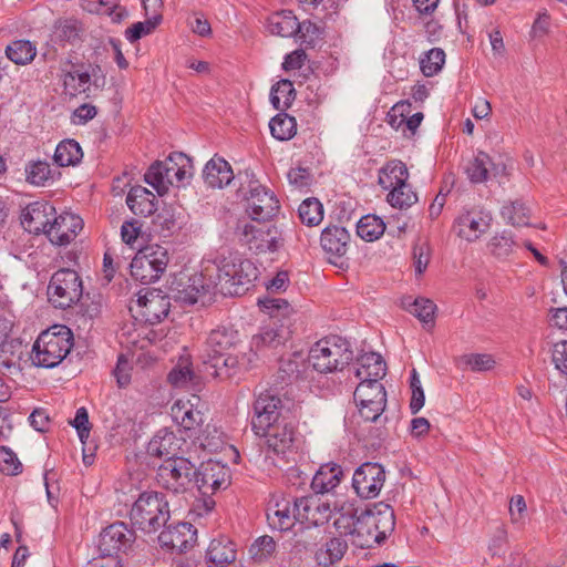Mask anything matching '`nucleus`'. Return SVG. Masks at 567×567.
Listing matches in <instances>:
<instances>
[{
    "instance_id": "nucleus-53",
    "label": "nucleus",
    "mask_w": 567,
    "mask_h": 567,
    "mask_svg": "<svg viewBox=\"0 0 567 567\" xmlns=\"http://www.w3.org/2000/svg\"><path fill=\"white\" fill-rule=\"evenodd\" d=\"M276 550V543L272 537L265 535L257 538L249 548L251 558L257 563L268 560Z\"/></svg>"
},
{
    "instance_id": "nucleus-59",
    "label": "nucleus",
    "mask_w": 567,
    "mask_h": 567,
    "mask_svg": "<svg viewBox=\"0 0 567 567\" xmlns=\"http://www.w3.org/2000/svg\"><path fill=\"white\" fill-rule=\"evenodd\" d=\"M360 513L352 505L342 506L339 516L334 519L337 529L352 536V529L355 528L357 517Z\"/></svg>"
},
{
    "instance_id": "nucleus-57",
    "label": "nucleus",
    "mask_w": 567,
    "mask_h": 567,
    "mask_svg": "<svg viewBox=\"0 0 567 567\" xmlns=\"http://www.w3.org/2000/svg\"><path fill=\"white\" fill-rule=\"evenodd\" d=\"M435 309V303L430 299L417 298L412 303L410 312L423 323L433 326Z\"/></svg>"
},
{
    "instance_id": "nucleus-27",
    "label": "nucleus",
    "mask_w": 567,
    "mask_h": 567,
    "mask_svg": "<svg viewBox=\"0 0 567 567\" xmlns=\"http://www.w3.org/2000/svg\"><path fill=\"white\" fill-rule=\"evenodd\" d=\"M203 177L209 187L223 188L234 179V173L227 161L223 157L214 156L206 163L203 169Z\"/></svg>"
},
{
    "instance_id": "nucleus-43",
    "label": "nucleus",
    "mask_w": 567,
    "mask_h": 567,
    "mask_svg": "<svg viewBox=\"0 0 567 567\" xmlns=\"http://www.w3.org/2000/svg\"><path fill=\"white\" fill-rule=\"evenodd\" d=\"M27 182L34 186H45L54 181L55 171L45 161L30 162L25 166Z\"/></svg>"
},
{
    "instance_id": "nucleus-13",
    "label": "nucleus",
    "mask_w": 567,
    "mask_h": 567,
    "mask_svg": "<svg viewBox=\"0 0 567 567\" xmlns=\"http://www.w3.org/2000/svg\"><path fill=\"white\" fill-rule=\"evenodd\" d=\"M169 298L156 289H143L138 292L135 307H131L145 322L155 324L168 315Z\"/></svg>"
},
{
    "instance_id": "nucleus-5",
    "label": "nucleus",
    "mask_w": 567,
    "mask_h": 567,
    "mask_svg": "<svg viewBox=\"0 0 567 567\" xmlns=\"http://www.w3.org/2000/svg\"><path fill=\"white\" fill-rule=\"evenodd\" d=\"M352 358L348 341L338 336H330L310 348L307 361L315 371L327 374L342 370Z\"/></svg>"
},
{
    "instance_id": "nucleus-15",
    "label": "nucleus",
    "mask_w": 567,
    "mask_h": 567,
    "mask_svg": "<svg viewBox=\"0 0 567 567\" xmlns=\"http://www.w3.org/2000/svg\"><path fill=\"white\" fill-rule=\"evenodd\" d=\"M384 481V468L379 463L367 462L355 470L352 486L360 497L372 498L380 493Z\"/></svg>"
},
{
    "instance_id": "nucleus-31",
    "label": "nucleus",
    "mask_w": 567,
    "mask_h": 567,
    "mask_svg": "<svg viewBox=\"0 0 567 567\" xmlns=\"http://www.w3.org/2000/svg\"><path fill=\"white\" fill-rule=\"evenodd\" d=\"M343 472L341 466L334 463L322 465L315 474L311 488L316 494H324L333 491L341 481Z\"/></svg>"
},
{
    "instance_id": "nucleus-9",
    "label": "nucleus",
    "mask_w": 567,
    "mask_h": 567,
    "mask_svg": "<svg viewBox=\"0 0 567 567\" xmlns=\"http://www.w3.org/2000/svg\"><path fill=\"white\" fill-rule=\"evenodd\" d=\"M48 295L56 308L66 309L78 302L82 296V281L76 271L63 268L54 272L48 286Z\"/></svg>"
},
{
    "instance_id": "nucleus-50",
    "label": "nucleus",
    "mask_w": 567,
    "mask_h": 567,
    "mask_svg": "<svg viewBox=\"0 0 567 567\" xmlns=\"http://www.w3.org/2000/svg\"><path fill=\"white\" fill-rule=\"evenodd\" d=\"M298 214L302 224L317 226L323 218V206L317 198H307L300 204Z\"/></svg>"
},
{
    "instance_id": "nucleus-16",
    "label": "nucleus",
    "mask_w": 567,
    "mask_h": 567,
    "mask_svg": "<svg viewBox=\"0 0 567 567\" xmlns=\"http://www.w3.org/2000/svg\"><path fill=\"white\" fill-rule=\"evenodd\" d=\"M281 399L271 391L260 392L254 403L252 430H264L270 424L285 420L281 416Z\"/></svg>"
},
{
    "instance_id": "nucleus-2",
    "label": "nucleus",
    "mask_w": 567,
    "mask_h": 567,
    "mask_svg": "<svg viewBox=\"0 0 567 567\" xmlns=\"http://www.w3.org/2000/svg\"><path fill=\"white\" fill-rule=\"evenodd\" d=\"M209 266L217 291L223 296L243 295L259 275L258 268L248 259L223 257Z\"/></svg>"
},
{
    "instance_id": "nucleus-64",
    "label": "nucleus",
    "mask_w": 567,
    "mask_h": 567,
    "mask_svg": "<svg viewBox=\"0 0 567 567\" xmlns=\"http://www.w3.org/2000/svg\"><path fill=\"white\" fill-rule=\"evenodd\" d=\"M551 358L555 368L567 375V340L557 342L554 346Z\"/></svg>"
},
{
    "instance_id": "nucleus-54",
    "label": "nucleus",
    "mask_w": 567,
    "mask_h": 567,
    "mask_svg": "<svg viewBox=\"0 0 567 567\" xmlns=\"http://www.w3.org/2000/svg\"><path fill=\"white\" fill-rule=\"evenodd\" d=\"M445 53L440 48L431 49L423 59H421V71L425 76H433L443 66Z\"/></svg>"
},
{
    "instance_id": "nucleus-25",
    "label": "nucleus",
    "mask_w": 567,
    "mask_h": 567,
    "mask_svg": "<svg viewBox=\"0 0 567 567\" xmlns=\"http://www.w3.org/2000/svg\"><path fill=\"white\" fill-rule=\"evenodd\" d=\"M465 173L472 183L478 184L486 182L489 175H506V166L503 163H494L487 153L480 151L468 162Z\"/></svg>"
},
{
    "instance_id": "nucleus-49",
    "label": "nucleus",
    "mask_w": 567,
    "mask_h": 567,
    "mask_svg": "<svg viewBox=\"0 0 567 567\" xmlns=\"http://www.w3.org/2000/svg\"><path fill=\"white\" fill-rule=\"evenodd\" d=\"M271 135L279 141H287L296 134V120L288 114H277L269 123Z\"/></svg>"
},
{
    "instance_id": "nucleus-28",
    "label": "nucleus",
    "mask_w": 567,
    "mask_h": 567,
    "mask_svg": "<svg viewBox=\"0 0 567 567\" xmlns=\"http://www.w3.org/2000/svg\"><path fill=\"white\" fill-rule=\"evenodd\" d=\"M359 367L355 369V377L363 381H371L373 379L377 382L385 375L386 364L382 357L375 352H370L361 355L358 359Z\"/></svg>"
},
{
    "instance_id": "nucleus-55",
    "label": "nucleus",
    "mask_w": 567,
    "mask_h": 567,
    "mask_svg": "<svg viewBox=\"0 0 567 567\" xmlns=\"http://www.w3.org/2000/svg\"><path fill=\"white\" fill-rule=\"evenodd\" d=\"M142 252L147 257L150 267L157 271V275L161 277L166 270L169 260L167 250L161 246H147L142 249Z\"/></svg>"
},
{
    "instance_id": "nucleus-17",
    "label": "nucleus",
    "mask_w": 567,
    "mask_h": 567,
    "mask_svg": "<svg viewBox=\"0 0 567 567\" xmlns=\"http://www.w3.org/2000/svg\"><path fill=\"white\" fill-rule=\"evenodd\" d=\"M83 228V220L80 216L64 212L54 215L47 230V237L56 246H66L75 239Z\"/></svg>"
},
{
    "instance_id": "nucleus-46",
    "label": "nucleus",
    "mask_w": 567,
    "mask_h": 567,
    "mask_svg": "<svg viewBox=\"0 0 567 567\" xmlns=\"http://www.w3.org/2000/svg\"><path fill=\"white\" fill-rule=\"evenodd\" d=\"M130 267L132 277L141 284L147 285L159 278L157 271H154L153 268L150 267V261L147 257L143 255L142 250L132 259Z\"/></svg>"
},
{
    "instance_id": "nucleus-35",
    "label": "nucleus",
    "mask_w": 567,
    "mask_h": 567,
    "mask_svg": "<svg viewBox=\"0 0 567 567\" xmlns=\"http://www.w3.org/2000/svg\"><path fill=\"white\" fill-rule=\"evenodd\" d=\"M270 33L279 37H295L298 34L299 21L289 10H282L271 14L268 19Z\"/></svg>"
},
{
    "instance_id": "nucleus-1",
    "label": "nucleus",
    "mask_w": 567,
    "mask_h": 567,
    "mask_svg": "<svg viewBox=\"0 0 567 567\" xmlns=\"http://www.w3.org/2000/svg\"><path fill=\"white\" fill-rule=\"evenodd\" d=\"M395 516L393 508L383 502L361 511L352 529V543L360 548H372L382 544L393 532Z\"/></svg>"
},
{
    "instance_id": "nucleus-30",
    "label": "nucleus",
    "mask_w": 567,
    "mask_h": 567,
    "mask_svg": "<svg viewBox=\"0 0 567 567\" xmlns=\"http://www.w3.org/2000/svg\"><path fill=\"white\" fill-rule=\"evenodd\" d=\"M126 204L133 214L151 216L156 210L155 195L143 186H134L126 196Z\"/></svg>"
},
{
    "instance_id": "nucleus-62",
    "label": "nucleus",
    "mask_w": 567,
    "mask_h": 567,
    "mask_svg": "<svg viewBox=\"0 0 567 567\" xmlns=\"http://www.w3.org/2000/svg\"><path fill=\"white\" fill-rule=\"evenodd\" d=\"M513 239L505 233H503L499 236L493 237L489 243L492 254L498 258L508 256L513 250Z\"/></svg>"
},
{
    "instance_id": "nucleus-45",
    "label": "nucleus",
    "mask_w": 567,
    "mask_h": 567,
    "mask_svg": "<svg viewBox=\"0 0 567 567\" xmlns=\"http://www.w3.org/2000/svg\"><path fill=\"white\" fill-rule=\"evenodd\" d=\"M385 230L384 221L375 215H367L360 218L357 224V234L365 241L379 239Z\"/></svg>"
},
{
    "instance_id": "nucleus-26",
    "label": "nucleus",
    "mask_w": 567,
    "mask_h": 567,
    "mask_svg": "<svg viewBox=\"0 0 567 567\" xmlns=\"http://www.w3.org/2000/svg\"><path fill=\"white\" fill-rule=\"evenodd\" d=\"M236 556V546L228 537L215 538L206 551L207 567H229L235 563Z\"/></svg>"
},
{
    "instance_id": "nucleus-14",
    "label": "nucleus",
    "mask_w": 567,
    "mask_h": 567,
    "mask_svg": "<svg viewBox=\"0 0 567 567\" xmlns=\"http://www.w3.org/2000/svg\"><path fill=\"white\" fill-rule=\"evenodd\" d=\"M491 221V213L483 208L465 209L456 217L454 230L460 238L472 243L489 229Z\"/></svg>"
},
{
    "instance_id": "nucleus-36",
    "label": "nucleus",
    "mask_w": 567,
    "mask_h": 567,
    "mask_svg": "<svg viewBox=\"0 0 567 567\" xmlns=\"http://www.w3.org/2000/svg\"><path fill=\"white\" fill-rule=\"evenodd\" d=\"M290 331L288 328L280 326L278 327L276 322L272 324L266 326L261 329V331L254 337V344L258 350L265 348H278L284 344L289 338Z\"/></svg>"
},
{
    "instance_id": "nucleus-41",
    "label": "nucleus",
    "mask_w": 567,
    "mask_h": 567,
    "mask_svg": "<svg viewBox=\"0 0 567 567\" xmlns=\"http://www.w3.org/2000/svg\"><path fill=\"white\" fill-rule=\"evenodd\" d=\"M6 55L13 63L25 65L35 58L37 48L28 40H17L6 48Z\"/></svg>"
},
{
    "instance_id": "nucleus-12",
    "label": "nucleus",
    "mask_w": 567,
    "mask_h": 567,
    "mask_svg": "<svg viewBox=\"0 0 567 567\" xmlns=\"http://www.w3.org/2000/svg\"><path fill=\"white\" fill-rule=\"evenodd\" d=\"M246 210L252 220L266 221L279 209V202L258 181H250L246 196Z\"/></svg>"
},
{
    "instance_id": "nucleus-39",
    "label": "nucleus",
    "mask_w": 567,
    "mask_h": 567,
    "mask_svg": "<svg viewBox=\"0 0 567 567\" xmlns=\"http://www.w3.org/2000/svg\"><path fill=\"white\" fill-rule=\"evenodd\" d=\"M267 516L270 523L281 530L290 529L295 520H298L295 514V505L291 508L290 501L287 499L277 502Z\"/></svg>"
},
{
    "instance_id": "nucleus-34",
    "label": "nucleus",
    "mask_w": 567,
    "mask_h": 567,
    "mask_svg": "<svg viewBox=\"0 0 567 567\" xmlns=\"http://www.w3.org/2000/svg\"><path fill=\"white\" fill-rule=\"evenodd\" d=\"M239 341L238 332L231 328L218 327L214 329L207 339L208 350L213 354L229 353Z\"/></svg>"
},
{
    "instance_id": "nucleus-48",
    "label": "nucleus",
    "mask_w": 567,
    "mask_h": 567,
    "mask_svg": "<svg viewBox=\"0 0 567 567\" xmlns=\"http://www.w3.org/2000/svg\"><path fill=\"white\" fill-rule=\"evenodd\" d=\"M386 200L394 208L406 209L417 202V196L412 190L411 185L405 182L391 189Z\"/></svg>"
},
{
    "instance_id": "nucleus-44",
    "label": "nucleus",
    "mask_w": 567,
    "mask_h": 567,
    "mask_svg": "<svg viewBox=\"0 0 567 567\" xmlns=\"http://www.w3.org/2000/svg\"><path fill=\"white\" fill-rule=\"evenodd\" d=\"M20 347L21 343L10 338L7 327L0 326V368L9 369L14 365Z\"/></svg>"
},
{
    "instance_id": "nucleus-63",
    "label": "nucleus",
    "mask_w": 567,
    "mask_h": 567,
    "mask_svg": "<svg viewBox=\"0 0 567 567\" xmlns=\"http://www.w3.org/2000/svg\"><path fill=\"white\" fill-rule=\"evenodd\" d=\"M320 30L317 24L312 23L309 20H305L299 22L298 34L295 38L299 39L301 42L307 44H315L316 40L319 38Z\"/></svg>"
},
{
    "instance_id": "nucleus-8",
    "label": "nucleus",
    "mask_w": 567,
    "mask_h": 567,
    "mask_svg": "<svg viewBox=\"0 0 567 567\" xmlns=\"http://www.w3.org/2000/svg\"><path fill=\"white\" fill-rule=\"evenodd\" d=\"M173 291L176 301L188 306L197 302L205 305L212 300V296L219 293L209 265L203 272L188 277L186 282L179 281Z\"/></svg>"
},
{
    "instance_id": "nucleus-10",
    "label": "nucleus",
    "mask_w": 567,
    "mask_h": 567,
    "mask_svg": "<svg viewBox=\"0 0 567 567\" xmlns=\"http://www.w3.org/2000/svg\"><path fill=\"white\" fill-rule=\"evenodd\" d=\"M229 478V468L220 462L208 460L207 462H203L200 466L196 468L194 486H196L202 496H204V506L206 507V511H210L215 505L210 495L215 494L218 489L228 486Z\"/></svg>"
},
{
    "instance_id": "nucleus-61",
    "label": "nucleus",
    "mask_w": 567,
    "mask_h": 567,
    "mask_svg": "<svg viewBox=\"0 0 567 567\" xmlns=\"http://www.w3.org/2000/svg\"><path fill=\"white\" fill-rule=\"evenodd\" d=\"M259 303L269 312L271 318H279L280 316L286 317L292 311L287 300L280 298L260 300Z\"/></svg>"
},
{
    "instance_id": "nucleus-47",
    "label": "nucleus",
    "mask_w": 567,
    "mask_h": 567,
    "mask_svg": "<svg viewBox=\"0 0 567 567\" xmlns=\"http://www.w3.org/2000/svg\"><path fill=\"white\" fill-rule=\"evenodd\" d=\"M295 89L289 80H281L271 89L270 101L276 110L288 109L295 100Z\"/></svg>"
},
{
    "instance_id": "nucleus-42",
    "label": "nucleus",
    "mask_w": 567,
    "mask_h": 567,
    "mask_svg": "<svg viewBox=\"0 0 567 567\" xmlns=\"http://www.w3.org/2000/svg\"><path fill=\"white\" fill-rule=\"evenodd\" d=\"M456 364L463 370L473 372H486L494 369L496 361L488 353H470L463 354L456 359Z\"/></svg>"
},
{
    "instance_id": "nucleus-3",
    "label": "nucleus",
    "mask_w": 567,
    "mask_h": 567,
    "mask_svg": "<svg viewBox=\"0 0 567 567\" xmlns=\"http://www.w3.org/2000/svg\"><path fill=\"white\" fill-rule=\"evenodd\" d=\"M73 347V333L63 324H55L40 333L31 352L34 365L51 369L59 365Z\"/></svg>"
},
{
    "instance_id": "nucleus-40",
    "label": "nucleus",
    "mask_w": 567,
    "mask_h": 567,
    "mask_svg": "<svg viewBox=\"0 0 567 567\" xmlns=\"http://www.w3.org/2000/svg\"><path fill=\"white\" fill-rule=\"evenodd\" d=\"M173 420L184 430H192L195 425L202 422V414L199 411L193 409L189 402L177 401L171 409Z\"/></svg>"
},
{
    "instance_id": "nucleus-60",
    "label": "nucleus",
    "mask_w": 567,
    "mask_h": 567,
    "mask_svg": "<svg viewBox=\"0 0 567 567\" xmlns=\"http://www.w3.org/2000/svg\"><path fill=\"white\" fill-rule=\"evenodd\" d=\"M22 464L17 455L8 447H0V471L8 475H17L21 472Z\"/></svg>"
},
{
    "instance_id": "nucleus-56",
    "label": "nucleus",
    "mask_w": 567,
    "mask_h": 567,
    "mask_svg": "<svg viewBox=\"0 0 567 567\" xmlns=\"http://www.w3.org/2000/svg\"><path fill=\"white\" fill-rule=\"evenodd\" d=\"M162 20V16H148L145 21L136 22L132 24L125 31L126 39L130 42H135L144 35L150 34Z\"/></svg>"
},
{
    "instance_id": "nucleus-37",
    "label": "nucleus",
    "mask_w": 567,
    "mask_h": 567,
    "mask_svg": "<svg viewBox=\"0 0 567 567\" xmlns=\"http://www.w3.org/2000/svg\"><path fill=\"white\" fill-rule=\"evenodd\" d=\"M348 544L342 538H331L316 553L318 565L328 567L341 560L347 553Z\"/></svg>"
},
{
    "instance_id": "nucleus-11",
    "label": "nucleus",
    "mask_w": 567,
    "mask_h": 567,
    "mask_svg": "<svg viewBox=\"0 0 567 567\" xmlns=\"http://www.w3.org/2000/svg\"><path fill=\"white\" fill-rule=\"evenodd\" d=\"M354 402L364 421L375 422L386 406V392L375 379L360 382L353 393Z\"/></svg>"
},
{
    "instance_id": "nucleus-18",
    "label": "nucleus",
    "mask_w": 567,
    "mask_h": 567,
    "mask_svg": "<svg viewBox=\"0 0 567 567\" xmlns=\"http://www.w3.org/2000/svg\"><path fill=\"white\" fill-rule=\"evenodd\" d=\"M134 540V533L122 522L104 528L100 534L99 550L103 556H116L126 551Z\"/></svg>"
},
{
    "instance_id": "nucleus-33",
    "label": "nucleus",
    "mask_w": 567,
    "mask_h": 567,
    "mask_svg": "<svg viewBox=\"0 0 567 567\" xmlns=\"http://www.w3.org/2000/svg\"><path fill=\"white\" fill-rule=\"evenodd\" d=\"M409 179V171L406 165L399 161L392 159L388 162L379 171V185L384 189H393L399 185L408 182Z\"/></svg>"
},
{
    "instance_id": "nucleus-51",
    "label": "nucleus",
    "mask_w": 567,
    "mask_h": 567,
    "mask_svg": "<svg viewBox=\"0 0 567 567\" xmlns=\"http://www.w3.org/2000/svg\"><path fill=\"white\" fill-rule=\"evenodd\" d=\"M501 214L513 226H527L529 224V209L519 200L504 206Z\"/></svg>"
},
{
    "instance_id": "nucleus-58",
    "label": "nucleus",
    "mask_w": 567,
    "mask_h": 567,
    "mask_svg": "<svg viewBox=\"0 0 567 567\" xmlns=\"http://www.w3.org/2000/svg\"><path fill=\"white\" fill-rule=\"evenodd\" d=\"M54 35L60 42H74L80 35V25L76 20H60L54 28Z\"/></svg>"
},
{
    "instance_id": "nucleus-52",
    "label": "nucleus",
    "mask_w": 567,
    "mask_h": 567,
    "mask_svg": "<svg viewBox=\"0 0 567 567\" xmlns=\"http://www.w3.org/2000/svg\"><path fill=\"white\" fill-rule=\"evenodd\" d=\"M171 384L177 388H186L196 383L197 377L190 369L189 363L185 360L179 362L167 377Z\"/></svg>"
},
{
    "instance_id": "nucleus-4",
    "label": "nucleus",
    "mask_w": 567,
    "mask_h": 567,
    "mask_svg": "<svg viewBox=\"0 0 567 567\" xmlns=\"http://www.w3.org/2000/svg\"><path fill=\"white\" fill-rule=\"evenodd\" d=\"M194 175V165L187 155L181 152L172 153L165 161L153 163L145 173L144 181L159 196L165 195L171 186L183 184Z\"/></svg>"
},
{
    "instance_id": "nucleus-23",
    "label": "nucleus",
    "mask_w": 567,
    "mask_h": 567,
    "mask_svg": "<svg viewBox=\"0 0 567 567\" xmlns=\"http://www.w3.org/2000/svg\"><path fill=\"white\" fill-rule=\"evenodd\" d=\"M256 435L264 436L269 450L276 454H285L290 451L295 442V429L285 419L270 424L264 430L255 431Z\"/></svg>"
},
{
    "instance_id": "nucleus-21",
    "label": "nucleus",
    "mask_w": 567,
    "mask_h": 567,
    "mask_svg": "<svg viewBox=\"0 0 567 567\" xmlns=\"http://www.w3.org/2000/svg\"><path fill=\"white\" fill-rule=\"evenodd\" d=\"M295 514L301 523L321 525L330 519L332 509L328 502L317 495H310L295 499Z\"/></svg>"
},
{
    "instance_id": "nucleus-32",
    "label": "nucleus",
    "mask_w": 567,
    "mask_h": 567,
    "mask_svg": "<svg viewBox=\"0 0 567 567\" xmlns=\"http://www.w3.org/2000/svg\"><path fill=\"white\" fill-rule=\"evenodd\" d=\"M205 371L208 375L219 379H228L233 377L238 368V359L231 353L208 354V359L204 362Z\"/></svg>"
},
{
    "instance_id": "nucleus-7",
    "label": "nucleus",
    "mask_w": 567,
    "mask_h": 567,
    "mask_svg": "<svg viewBox=\"0 0 567 567\" xmlns=\"http://www.w3.org/2000/svg\"><path fill=\"white\" fill-rule=\"evenodd\" d=\"M195 465L184 456L165 460L157 468L156 481L159 486L175 494L185 493L194 486Z\"/></svg>"
},
{
    "instance_id": "nucleus-24",
    "label": "nucleus",
    "mask_w": 567,
    "mask_h": 567,
    "mask_svg": "<svg viewBox=\"0 0 567 567\" xmlns=\"http://www.w3.org/2000/svg\"><path fill=\"white\" fill-rule=\"evenodd\" d=\"M101 73L100 66H90V70H73L68 71L63 75L64 90L71 96H75L80 93H85L90 90L91 81L96 87L103 86L105 83V76Z\"/></svg>"
},
{
    "instance_id": "nucleus-22",
    "label": "nucleus",
    "mask_w": 567,
    "mask_h": 567,
    "mask_svg": "<svg viewBox=\"0 0 567 567\" xmlns=\"http://www.w3.org/2000/svg\"><path fill=\"white\" fill-rule=\"evenodd\" d=\"M55 215V208L48 202H34L29 204L21 214V224L25 230L32 234H44Z\"/></svg>"
},
{
    "instance_id": "nucleus-20",
    "label": "nucleus",
    "mask_w": 567,
    "mask_h": 567,
    "mask_svg": "<svg viewBox=\"0 0 567 567\" xmlns=\"http://www.w3.org/2000/svg\"><path fill=\"white\" fill-rule=\"evenodd\" d=\"M163 547L178 554L193 548L197 540V530L189 523H177L167 526L158 536Z\"/></svg>"
},
{
    "instance_id": "nucleus-19",
    "label": "nucleus",
    "mask_w": 567,
    "mask_h": 567,
    "mask_svg": "<svg viewBox=\"0 0 567 567\" xmlns=\"http://www.w3.org/2000/svg\"><path fill=\"white\" fill-rule=\"evenodd\" d=\"M186 444V439L182 434L162 429L150 441L147 453L151 456L173 460L183 456Z\"/></svg>"
},
{
    "instance_id": "nucleus-29",
    "label": "nucleus",
    "mask_w": 567,
    "mask_h": 567,
    "mask_svg": "<svg viewBox=\"0 0 567 567\" xmlns=\"http://www.w3.org/2000/svg\"><path fill=\"white\" fill-rule=\"evenodd\" d=\"M349 239L350 236L346 228L330 226L322 230L320 243L327 254L341 257L348 250Z\"/></svg>"
},
{
    "instance_id": "nucleus-38",
    "label": "nucleus",
    "mask_w": 567,
    "mask_h": 567,
    "mask_svg": "<svg viewBox=\"0 0 567 567\" xmlns=\"http://www.w3.org/2000/svg\"><path fill=\"white\" fill-rule=\"evenodd\" d=\"M83 152L74 140L62 141L55 148L54 162L61 166H74L81 162Z\"/></svg>"
},
{
    "instance_id": "nucleus-6",
    "label": "nucleus",
    "mask_w": 567,
    "mask_h": 567,
    "mask_svg": "<svg viewBox=\"0 0 567 567\" xmlns=\"http://www.w3.org/2000/svg\"><path fill=\"white\" fill-rule=\"evenodd\" d=\"M130 518L138 529L146 533L156 532L169 518L168 503L157 492H144L133 504Z\"/></svg>"
}]
</instances>
